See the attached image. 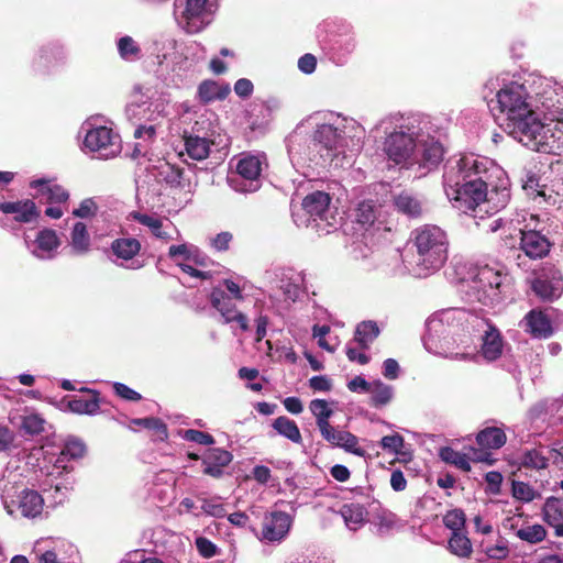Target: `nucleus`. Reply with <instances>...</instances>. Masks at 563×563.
<instances>
[{"mask_svg":"<svg viewBox=\"0 0 563 563\" xmlns=\"http://www.w3.org/2000/svg\"><path fill=\"white\" fill-rule=\"evenodd\" d=\"M376 213V205L372 200L360 202L355 209V219L357 224L364 229V232L361 235L366 243L371 235V229L375 224Z\"/></svg>","mask_w":563,"mask_h":563,"instance_id":"27","label":"nucleus"},{"mask_svg":"<svg viewBox=\"0 0 563 563\" xmlns=\"http://www.w3.org/2000/svg\"><path fill=\"white\" fill-rule=\"evenodd\" d=\"M113 131L107 126H98L87 132L84 144L91 152L107 150L113 144Z\"/></svg>","mask_w":563,"mask_h":563,"instance_id":"26","label":"nucleus"},{"mask_svg":"<svg viewBox=\"0 0 563 563\" xmlns=\"http://www.w3.org/2000/svg\"><path fill=\"white\" fill-rule=\"evenodd\" d=\"M476 441L482 448L496 450L506 443V434L500 428H485L478 432Z\"/></svg>","mask_w":563,"mask_h":563,"instance_id":"35","label":"nucleus"},{"mask_svg":"<svg viewBox=\"0 0 563 563\" xmlns=\"http://www.w3.org/2000/svg\"><path fill=\"white\" fill-rule=\"evenodd\" d=\"M208 0H187L181 14L183 29L188 34L202 31L211 22V13L207 9Z\"/></svg>","mask_w":563,"mask_h":563,"instance_id":"14","label":"nucleus"},{"mask_svg":"<svg viewBox=\"0 0 563 563\" xmlns=\"http://www.w3.org/2000/svg\"><path fill=\"white\" fill-rule=\"evenodd\" d=\"M264 278L268 284L278 288L284 296V301L276 307L277 313L282 314L291 303L296 302L305 291V274L294 268H278L276 271H266Z\"/></svg>","mask_w":563,"mask_h":563,"instance_id":"10","label":"nucleus"},{"mask_svg":"<svg viewBox=\"0 0 563 563\" xmlns=\"http://www.w3.org/2000/svg\"><path fill=\"white\" fill-rule=\"evenodd\" d=\"M309 409L316 418V423L319 430L331 424L329 420L333 415V410L327 400L313 399L309 404Z\"/></svg>","mask_w":563,"mask_h":563,"instance_id":"38","label":"nucleus"},{"mask_svg":"<svg viewBox=\"0 0 563 563\" xmlns=\"http://www.w3.org/2000/svg\"><path fill=\"white\" fill-rule=\"evenodd\" d=\"M444 526L454 532H464L465 515L461 509L448 511L443 517Z\"/></svg>","mask_w":563,"mask_h":563,"instance_id":"50","label":"nucleus"},{"mask_svg":"<svg viewBox=\"0 0 563 563\" xmlns=\"http://www.w3.org/2000/svg\"><path fill=\"white\" fill-rule=\"evenodd\" d=\"M527 221V212L518 213L515 218L506 220L503 218H496L488 221L486 230L489 232L501 231V238L505 242H510V234L516 233V228Z\"/></svg>","mask_w":563,"mask_h":563,"instance_id":"30","label":"nucleus"},{"mask_svg":"<svg viewBox=\"0 0 563 563\" xmlns=\"http://www.w3.org/2000/svg\"><path fill=\"white\" fill-rule=\"evenodd\" d=\"M131 219L137 221L139 223L148 227L152 231V233L159 239H167L168 235L166 232L162 231L163 222L157 219L153 218L148 214L142 213L140 211H132L129 216Z\"/></svg>","mask_w":563,"mask_h":563,"instance_id":"44","label":"nucleus"},{"mask_svg":"<svg viewBox=\"0 0 563 563\" xmlns=\"http://www.w3.org/2000/svg\"><path fill=\"white\" fill-rule=\"evenodd\" d=\"M368 393H371L372 395V404L375 407H382L387 405L394 396L393 387L386 385L382 380L373 382Z\"/></svg>","mask_w":563,"mask_h":563,"instance_id":"40","label":"nucleus"},{"mask_svg":"<svg viewBox=\"0 0 563 563\" xmlns=\"http://www.w3.org/2000/svg\"><path fill=\"white\" fill-rule=\"evenodd\" d=\"M530 258H541L550 251V242L541 234L540 218L537 214L527 212V221L516 228V233L510 234V242L507 245L514 247L516 242Z\"/></svg>","mask_w":563,"mask_h":563,"instance_id":"9","label":"nucleus"},{"mask_svg":"<svg viewBox=\"0 0 563 563\" xmlns=\"http://www.w3.org/2000/svg\"><path fill=\"white\" fill-rule=\"evenodd\" d=\"M0 211L14 214V220L20 223H30L40 217V211L31 199L0 202Z\"/></svg>","mask_w":563,"mask_h":563,"instance_id":"19","label":"nucleus"},{"mask_svg":"<svg viewBox=\"0 0 563 563\" xmlns=\"http://www.w3.org/2000/svg\"><path fill=\"white\" fill-rule=\"evenodd\" d=\"M371 385L372 384L362 376H355L347 383V388L352 393H368Z\"/></svg>","mask_w":563,"mask_h":563,"instance_id":"63","label":"nucleus"},{"mask_svg":"<svg viewBox=\"0 0 563 563\" xmlns=\"http://www.w3.org/2000/svg\"><path fill=\"white\" fill-rule=\"evenodd\" d=\"M268 170V161L264 152L249 153V194L262 187V181Z\"/></svg>","mask_w":563,"mask_h":563,"instance_id":"20","label":"nucleus"},{"mask_svg":"<svg viewBox=\"0 0 563 563\" xmlns=\"http://www.w3.org/2000/svg\"><path fill=\"white\" fill-rule=\"evenodd\" d=\"M423 338L428 351L445 357L466 358L467 354L455 347H468L473 343V329L485 327V318L464 308H446L431 314Z\"/></svg>","mask_w":563,"mask_h":563,"instance_id":"4","label":"nucleus"},{"mask_svg":"<svg viewBox=\"0 0 563 563\" xmlns=\"http://www.w3.org/2000/svg\"><path fill=\"white\" fill-rule=\"evenodd\" d=\"M520 325L533 338H549L553 332L550 319L537 309L529 311Z\"/></svg>","mask_w":563,"mask_h":563,"instance_id":"22","label":"nucleus"},{"mask_svg":"<svg viewBox=\"0 0 563 563\" xmlns=\"http://www.w3.org/2000/svg\"><path fill=\"white\" fill-rule=\"evenodd\" d=\"M522 188L528 195L534 198L543 197L544 200H548L545 186L540 185L539 177L531 170H527L525 173V177L522 178Z\"/></svg>","mask_w":563,"mask_h":563,"instance_id":"45","label":"nucleus"},{"mask_svg":"<svg viewBox=\"0 0 563 563\" xmlns=\"http://www.w3.org/2000/svg\"><path fill=\"white\" fill-rule=\"evenodd\" d=\"M395 209L408 217L419 218L424 211V201L417 194L410 191H401L394 197Z\"/></svg>","mask_w":563,"mask_h":563,"instance_id":"23","label":"nucleus"},{"mask_svg":"<svg viewBox=\"0 0 563 563\" xmlns=\"http://www.w3.org/2000/svg\"><path fill=\"white\" fill-rule=\"evenodd\" d=\"M30 187L37 189V196L46 203H64L69 199V192L58 184L41 178L30 183Z\"/></svg>","mask_w":563,"mask_h":563,"instance_id":"21","label":"nucleus"},{"mask_svg":"<svg viewBox=\"0 0 563 563\" xmlns=\"http://www.w3.org/2000/svg\"><path fill=\"white\" fill-rule=\"evenodd\" d=\"M183 438L187 441L196 442L203 445H210L214 443V439L211 434L195 429L185 430Z\"/></svg>","mask_w":563,"mask_h":563,"instance_id":"56","label":"nucleus"},{"mask_svg":"<svg viewBox=\"0 0 563 563\" xmlns=\"http://www.w3.org/2000/svg\"><path fill=\"white\" fill-rule=\"evenodd\" d=\"M273 429L282 437L288 439L292 443L300 444L302 441L300 430L297 423L288 417L280 416L272 423Z\"/></svg>","mask_w":563,"mask_h":563,"instance_id":"34","label":"nucleus"},{"mask_svg":"<svg viewBox=\"0 0 563 563\" xmlns=\"http://www.w3.org/2000/svg\"><path fill=\"white\" fill-rule=\"evenodd\" d=\"M379 329L374 321H363L355 330V341L362 349H367L369 344L378 336Z\"/></svg>","mask_w":563,"mask_h":563,"instance_id":"39","label":"nucleus"},{"mask_svg":"<svg viewBox=\"0 0 563 563\" xmlns=\"http://www.w3.org/2000/svg\"><path fill=\"white\" fill-rule=\"evenodd\" d=\"M504 276L488 265L470 268L468 276L462 278L463 291L470 301H477L484 306L499 302Z\"/></svg>","mask_w":563,"mask_h":563,"instance_id":"8","label":"nucleus"},{"mask_svg":"<svg viewBox=\"0 0 563 563\" xmlns=\"http://www.w3.org/2000/svg\"><path fill=\"white\" fill-rule=\"evenodd\" d=\"M201 509L203 510V512H206L212 517H217V518H221L227 515V511H225V508L223 507V505H221L212 499H205L202 503Z\"/></svg>","mask_w":563,"mask_h":563,"instance_id":"62","label":"nucleus"},{"mask_svg":"<svg viewBox=\"0 0 563 563\" xmlns=\"http://www.w3.org/2000/svg\"><path fill=\"white\" fill-rule=\"evenodd\" d=\"M238 180H246V157L240 158L236 164V170L228 175V183L230 186L236 191L245 192L246 189L243 187H235L234 184Z\"/></svg>","mask_w":563,"mask_h":563,"instance_id":"54","label":"nucleus"},{"mask_svg":"<svg viewBox=\"0 0 563 563\" xmlns=\"http://www.w3.org/2000/svg\"><path fill=\"white\" fill-rule=\"evenodd\" d=\"M297 227H311L318 234H329L340 223V217L331 207V197L324 191H314L305 197L300 210L292 211Z\"/></svg>","mask_w":563,"mask_h":563,"instance_id":"7","label":"nucleus"},{"mask_svg":"<svg viewBox=\"0 0 563 563\" xmlns=\"http://www.w3.org/2000/svg\"><path fill=\"white\" fill-rule=\"evenodd\" d=\"M232 460L230 452L222 449H210L208 450L203 463H213L218 466H227Z\"/></svg>","mask_w":563,"mask_h":563,"instance_id":"53","label":"nucleus"},{"mask_svg":"<svg viewBox=\"0 0 563 563\" xmlns=\"http://www.w3.org/2000/svg\"><path fill=\"white\" fill-rule=\"evenodd\" d=\"M195 544L202 558L210 559L217 554V545L205 537H198Z\"/></svg>","mask_w":563,"mask_h":563,"instance_id":"59","label":"nucleus"},{"mask_svg":"<svg viewBox=\"0 0 563 563\" xmlns=\"http://www.w3.org/2000/svg\"><path fill=\"white\" fill-rule=\"evenodd\" d=\"M404 438L398 433L385 435L380 440V446L393 454L400 453L404 448Z\"/></svg>","mask_w":563,"mask_h":563,"instance_id":"55","label":"nucleus"},{"mask_svg":"<svg viewBox=\"0 0 563 563\" xmlns=\"http://www.w3.org/2000/svg\"><path fill=\"white\" fill-rule=\"evenodd\" d=\"M354 121H347L340 115L330 114L327 122L318 124L313 133V151L318 153L310 158L316 165H325L335 168H344L351 166L354 158V152L351 150L349 153L345 151L346 129L354 128Z\"/></svg>","mask_w":563,"mask_h":563,"instance_id":"5","label":"nucleus"},{"mask_svg":"<svg viewBox=\"0 0 563 563\" xmlns=\"http://www.w3.org/2000/svg\"><path fill=\"white\" fill-rule=\"evenodd\" d=\"M383 132L382 150L388 162L426 175L443 158V146L435 137V125L428 115L394 113L376 125Z\"/></svg>","mask_w":563,"mask_h":563,"instance_id":"3","label":"nucleus"},{"mask_svg":"<svg viewBox=\"0 0 563 563\" xmlns=\"http://www.w3.org/2000/svg\"><path fill=\"white\" fill-rule=\"evenodd\" d=\"M448 549L452 554L461 559L470 558L473 552L471 540L465 532L452 533L448 542Z\"/></svg>","mask_w":563,"mask_h":563,"instance_id":"37","label":"nucleus"},{"mask_svg":"<svg viewBox=\"0 0 563 563\" xmlns=\"http://www.w3.org/2000/svg\"><path fill=\"white\" fill-rule=\"evenodd\" d=\"M86 445L77 439H69L66 441L60 454L56 459L55 466L66 470L65 463L69 460H77L85 455Z\"/></svg>","mask_w":563,"mask_h":563,"instance_id":"33","label":"nucleus"},{"mask_svg":"<svg viewBox=\"0 0 563 563\" xmlns=\"http://www.w3.org/2000/svg\"><path fill=\"white\" fill-rule=\"evenodd\" d=\"M44 423L45 421L40 415L32 413L23 417L21 428L26 434L34 435L44 431Z\"/></svg>","mask_w":563,"mask_h":563,"instance_id":"52","label":"nucleus"},{"mask_svg":"<svg viewBox=\"0 0 563 563\" xmlns=\"http://www.w3.org/2000/svg\"><path fill=\"white\" fill-rule=\"evenodd\" d=\"M443 188L453 208L474 218H483V211L496 213L510 200L506 172L490 158L473 153L446 162Z\"/></svg>","mask_w":563,"mask_h":563,"instance_id":"2","label":"nucleus"},{"mask_svg":"<svg viewBox=\"0 0 563 563\" xmlns=\"http://www.w3.org/2000/svg\"><path fill=\"white\" fill-rule=\"evenodd\" d=\"M511 495L515 499L522 503H531L540 496L531 485L521 481H512Z\"/></svg>","mask_w":563,"mask_h":563,"instance_id":"46","label":"nucleus"},{"mask_svg":"<svg viewBox=\"0 0 563 563\" xmlns=\"http://www.w3.org/2000/svg\"><path fill=\"white\" fill-rule=\"evenodd\" d=\"M79 393L68 400L69 410L79 415H95L103 404L100 393L87 387H82Z\"/></svg>","mask_w":563,"mask_h":563,"instance_id":"18","label":"nucleus"},{"mask_svg":"<svg viewBox=\"0 0 563 563\" xmlns=\"http://www.w3.org/2000/svg\"><path fill=\"white\" fill-rule=\"evenodd\" d=\"M531 289L541 300L553 301L563 292V276L554 266L543 267L531 282Z\"/></svg>","mask_w":563,"mask_h":563,"instance_id":"12","label":"nucleus"},{"mask_svg":"<svg viewBox=\"0 0 563 563\" xmlns=\"http://www.w3.org/2000/svg\"><path fill=\"white\" fill-rule=\"evenodd\" d=\"M19 509L24 517H36L43 509L42 496L35 490H24L20 497Z\"/></svg>","mask_w":563,"mask_h":563,"instance_id":"32","label":"nucleus"},{"mask_svg":"<svg viewBox=\"0 0 563 563\" xmlns=\"http://www.w3.org/2000/svg\"><path fill=\"white\" fill-rule=\"evenodd\" d=\"M132 423L137 427H143L148 430L155 431L156 435L164 440L168 437L167 426L159 419L155 417H146V418H135L132 420Z\"/></svg>","mask_w":563,"mask_h":563,"instance_id":"48","label":"nucleus"},{"mask_svg":"<svg viewBox=\"0 0 563 563\" xmlns=\"http://www.w3.org/2000/svg\"><path fill=\"white\" fill-rule=\"evenodd\" d=\"M185 148L188 156L195 161H203L210 154V146L213 142L207 137H200L198 135L187 134L184 136Z\"/></svg>","mask_w":563,"mask_h":563,"instance_id":"29","label":"nucleus"},{"mask_svg":"<svg viewBox=\"0 0 563 563\" xmlns=\"http://www.w3.org/2000/svg\"><path fill=\"white\" fill-rule=\"evenodd\" d=\"M119 56L125 62H136L142 57L140 44L130 35L120 37L117 42Z\"/></svg>","mask_w":563,"mask_h":563,"instance_id":"36","label":"nucleus"},{"mask_svg":"<svg viewBox=\"0 0 563 563\" xmlns=\"http://www.w3.org/2000/svg\"><path fill=\"white\" fill-rule=\"evenodd\" d=\"M485 89L495 93L490 108L509 135L533 151L563 154V86L538 75L503 73Z\"/></svg>","mask_w":563,"mask_h":563,"instance_id":"1","label":"nucleus"},{"mask_svg":"<svg viewBox=\"0 0 563 563\" xmlns=\"http://www.w3.org/2000/svg\"><path fill=\"white\" fill-rule=\"evenodd\" d=\"M542 518L554 529L556 537H563V500L561 498L550 496L545 499Z\"/></svg>","mask_w":563,"mask_h":563,"instance_id":"24","label":"nucleus"},{"mask_svg":"<svg viewBox=\"0 0 563 563\" xmlns=\"http://www.w3.org/2000/svg\"><path fill=\"white\" fill-rule=\"evenodd\" d=\"M448 238L437 225H423L415 231L417 273L426 277L439 271L448 258Z\"/></svg>","mask_w":563,"mask_h":563,"instance_id":"6","label":"nucleus"},{"mask_svg":"<svg viewBox=\"0 0 563 563\" xmlns=\"http://www.w3.org/2000/svg\"><path fill=\"white\" fill-rule=\"evenodd\" d=\"M97 209L96 202L88 198L80 202L79 207L73 211V214L77 218H89L96 214Z\"/></svg>","mask_w":563,"mask_h":563,"instance_id":"61","label":"nucleus"},{"mask_svg":"<svg viewBox=\"0 0 563 563\" xmlns=\"http://www.w3.org/2000/svg\"><path fill=\"white\" fill-rule=\"evenodd\" d=\"M516 536L530 544H536L543 541L547 537V530L542 525H527L522 526L516 531Z\"/></svg>","mask_w":563,"mask_h":563,"instance_id":"41","label":"nucleus"},{"mask_svg":"<svg viewBox=\"0 0 563 563\" xmlns=\"http://www.w3.org/2000/svg\"><path fill=\"white\" fill-rule=\"evenodd\" d=\"M440 457L445 463H450L464 472L471 471V463L467 455L455 451L450 446H445L440 450Z\"/></svg>","mask_w":563,"mask_h":563,"instance_id":"42","label":"nucleus"},{"mask_svg":"<svg viewBox=\"0 0 563 563\" xmlns=\"http://www.w3.org/2000/svg\"><path fill=\"white\" fill-rule=\"evenodd\" d=\"M376 525L380 532H386L396 526V515L388 510H382L375 516Z\"/></svg>","mask_w":563,"mask_h":563,"instance_id":"57","label":"nucleus"},{"mask_svg":"<svg viewBox=\"0 0 563 563\" xmlns=\"http://www.w3.org/2000/svg\"><path fill=\"white\" fill-rule=\"evenodd\" d=\"M338 514L344 521L345 527L350 531L360 530L367 521L368 511L365 506L358 503L343 504Z\"/></svg>","mask_w":563,"mask_h":563,"instance_id":"25","label":"nucleus"},{"mask_svg":"<svg viewBox=\"0 0 563 563\" xmlns=\"http://www.w3.org/2000/svg\"><path fill=\"white\" fill-rule=\"evenodd\" d=\"M71 245L78 253H86L90 247V238L84 222H76L71 231Z\"/></svg>","mask_w":563,"mask_h":563,"instance_id":"43","label":"nucleus"},{"mask_svg":"<svg viewBox=\"0 0 563 563\" xmlns=\"http://www.w3.org/2000/svg\"><path fill=\"white\" fill-rule=\"evenodd\" d=\"M473 336L478 333L482 344L479 353L488 362L496 361L503 354L504 340L499 330L485 319V327L474 328Z\"/></svg>","mask_w":563,"mask_h":563,"instance_id":"15","label":"nucleus"},{"mask_svg":"<svg viewBox=\"0 0 563 563\" xmlns=\"http://www.w3.org/2000/svg\"><path fill=\"white\" fill-rule=\"evenodd\" d=\"M292 526V517L285 511H272L264 516L258 540L265 544H280Z\"/></svg>","mask_w":563,"mask_h":563,"instance_id":"11","label":"nucleus"},{"mask_svg":"<svg viewBox=\"0 0 563 563\" xmlns=\"http://www.w3.org/2000/svg\"><path fill=\"white\" fill-rule=\"evenodd\" d=\"M357 41L354 34H349L345 36H341L336 42L334 49H338L343 53V55H349L353 53L356 48Z\"/></svg>","mask_w":563,"mask_h":563,"instance_id":"60","label":"nucleus"},{"mask_svg":"<svg viewBox=\"0 0 563 563\" xmlns=\"http://www.w3.org/2000/svg\"><path fill=\"white\" fill-rule=\"evenodd\" d=\"M277 108L278 102L274 99L254 100L249 103V132L255 137L265 135L269 131Z\"/></svg>","mask_w":563,"mask_h":563,"instance_id":"13","label":"nucleus"},{"mask_svg":"<svg viewBox=\"0 0 563 563\" xmlns=\"http://www.w3.org/2000/svg\"><path fill=\"white\" fill-rule=\"evenodd\" d=\"M142 249L141 242L135 238H118L110 244L112 254L122 261L133 260Z\"/></svg>","mask_w":563,"mask_h":563,"instance_id":"28","label":"nucleus"},{"mask_svg":"<svg viewBox=\"0 0 563 563\" xmlns=\"http://www.w3.org/2000/svg\"><path fill=\"white\" fill-rule=\"evenodd\" d=\"M520 464L533 470H543L548 466V459L540 451L532 449L522 453Z\"/></svg>","mask_w":563,"mask_h":563,"instance_id":"49","label":"nucleus"},{"mask_svg":"<svg viewBox=\"0 0 563 563\" xmlns=\"http://www.w3.org/2000/svg\"><path fill=\"white\" fill-rule=\"evenodd\" d=\"M231 298L221 287H214L210 294L212 306L222 314L227 322L238 321L242 330H246V317L236 311Z\"/></svg>","mask_w":563,"mask_h":563,"instance_id":"17","label":"nucleus"},{"mask_svg":"<svg viewBox=\"0 0 563 563\" xmlns=\"http://www.w3.org/2000/svg\"><path fill=\"white\" fill-rule=\"evenodd\" d=\"M113 390L117 396L128 401H140L142 395L123 383H114Z\"/></svg>","mask_w":563,"mask_h":563,"instance_id":"58","label":"nucleus"},{"mask_svg":"<svg viewBox=\"0 0 563 563\" xmlns=\"http://www.w3.org/2000/svg\"><path fill=\"white\" fill-rule=\"evenodd\" d=\"M319 431L322 439L330 445L343 449L345 452L357 456H365L366 451L360 446L358 438L353 433L346 430L338 429L332 424H329Z\"/></svg>","mask_w":563,"mask_h":563,"instance_id":"16","label":"nucleus"},{"mask_svg":"<svg viewBox=\"0 0 563 563\" xmlns=\"http://www.w3.org/2000/svg\"><path fill=\"white\" fill-rule=\"evenodd\" d=\"M231 92L229 85H221L214 80H203L198 87V96L202 103H209L214 100H223Z\"/></svg>","mask_w":563,"mask_h":563,"instance_id":"31","label":"nucleus"},{"mask_svg":"<svg viewBox=\"0 0 563 563\" xmlns=\"http://www.w3.org/2000/svg\"><path fill=\"white\" fill-rule=\"evenodd\" d=\"M317 58L312 54H305L298 60V68L305 74H312L316 70Z\"/></svg>","mask_w":563,"mask_h":563,"instance_id":"64","label":"nucleus"},{"mask_svg":"<svg viewBox=\"0 0 563 563\" xmlns=\"http://www.w3.org/2000/svg\"><path fill=\"white\" fill-rule=\"evenodd\" d=\"M36 243L40 250L51 252L58 247L59 239L52 229H44L38 232Z\"/></svg>","mask_w":563,"mask_h":563,"instance_id":"51","label":"nucleus"},{"mask_svg":"<svg viewBox=\"0 0 563 563\" xmlns=\"http://www.w3.org/2000/svg\"><path fill=\"white\" fill-rule=\"evenodd\" d=\"M562 405L561 399H543L532 406L529 410L531 419H539L544 415H554Z\"/></svg>","mask_w":563,"mask_h":563,"instance_id":"47","label":"nucleus"}]
</instances>
